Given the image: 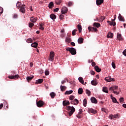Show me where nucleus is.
<instances>
[{
    "label": "nucleus",
    "instance_id": "6ab92c4d",
    "mask_svg": "<svg viewBox=\"0 0 126 126\" xmlns=\"http://www.w3.org/2000/svg\"><path fill=\"white\" fill-rule=\"evenodd\" d=\"M43 81H44V80H43V79H39L36 81L35 84H41V83H42Z\"/></svg>",
    "mask_w": 126,
    "mask_h": 126
},
{
    "label": "nucleus",
    "instance_id": "4d7b16f0",
    "mask_svg": "<svg viewBox=\"0 0 126 126\" xmlns=\"http://www.w3.org/2000/svg\"><path fill=\"white\" fill-rule=\"evenodd\" d=\"M72 5V2H68V6L70 7Z\"/></svg>",
    "mask_w": 126,
    "mask_h": 126
},
{
    "label": "nucleus",
    "instance_id": "603ef678",
    "mask_svg": "<svg viewBox=\"0 0 126 126\" xmlns=\"http://www.w3.org/2000/svg\"><path fill=\"white\" fill-rule=\"evenodd\" d=\"M113 93L114 94H116V95H119V94H120V92H117L116 91H113Z\"/></svg>",
    "mask_w": 126,
    "mask_h": 126
},
{
    "label": "nucleus",
    "instance_id": "1a4fd4ad",
    "mask_svg": "<svg viewBox=\"0 0 126 126\" xmlns=\"http://www.w3.org/2000/svg\"><path fill=\"white\" fill-rule=\"evenodd\" d=\"M105 81L107 82H111V81H115V79L111 78V77H107L105 78Z\"/></svg>",
    "mask_w": 126,
    "mask_h": 126
},
{
    "label": "nucleus",
    "instance_id": "4c0bfd02",
    "mask_svg": "<svg viewBox=\"0 0 126 126\" xmlns=\"http://www.w3.org/2000/svg\"><path fill=\"white\" fill-rule=\"evenodd\" d=\"M102 91L103 92H105V93H108V88H107V87H103V89H102Z\"/></svg>",
    "mask_w": 126,
    "mask_h": 126
},
{
    "label": "nucleus",
    "instance_id": "e2e57ef3",
    "mask_svg": "<svg viewBox=\"0 0 126 126\" xmlns=\"http://www.w3.org/2000/svg\"><path fill=\"white\" fill-rule=\"evenodd\" d=\"M123 54L124 56H125V57H126V49H125L123 52Z\"/></svg>",
    "mask_w": 126,
    "mask_h": 126
},
{
    "label": "nucleus",
    "instance_id": "6e6552de",
    "mask_svg": "<svg viewBox=\"0 0 126 126\" xmlns=\"http://www.w3.org/2000/svg\"><path fill=\"white\" fill-rule=\"evenodd\" d=\"M18 77H19V75H10L8 76L9 79H17Z\"/></svg>",
    "mask_w": 126,
    "mask_h": 126
},
{
    "label": "nucleus",
    "instance_id": "7ed1b4c3",
    "mask_svg": "<svg viewBox=\"0 0 126 126\" xmlns=\"http://www.w3.org/2000/svg\"><path fill=\"white\" fill-rule=\"evenodd\" d=\"M25 8H26V6L25 5H23V6H21L19 9V11H20V12H22V13H25V11H26V10L25 9Z\"/></svg>",
    "mask_w": 126,
    "mask_h": 126
},
{
    "label": "nucleus",
    "instance_id": "58836bf2",
    "mask_svg": "<svg viewBox=\"0 0 126 126\" xmlns=\"http://www.w3.org/2000/svg\"><path fill=\"white\" fill-rule=\"evenodd\" d=\"M27 43H33V40L32 38H28L26 40Z\"/></svg>",
    "mask_w": 126,
    "mask_h": 126
},
{
    "label": "nucleus",
    "instance_id": "9d476101",
    "mask_svg": "<svg viewBox=\"0 0 126 126\" xmlns=\"http://www.w3.org/2000/svg\"><path fill=\"white\" fill-rule=\"evenodd\" d=\"M118 116L119 115L118 114H115L114 115H113V114H111L109 116V119H110L111 120H114V119H117Z\"/></svg>",
    "mask_w": 126,
    "mask_h": 126
},
{
    "label": "nucleus",
    "instance_id": "f257e3e1",
    "mask_svg": "<svg viewBox=\"0 0 126 126\" xmlns=\"http://www.w3.org/2000/svg\"><path fill=\"white\" fill-rule=\"evenodd\" d=\"M66 109L67 111H68V115L69 117H71V116L73 115V113L75 112V108L73 106H66Z\"/></svg>",
    "mask_w": 126,
    "mask_h": 126
},
{
    "label": "nucleus",
    "instance_id": "c03bdc74",
    "mask_svg": "<svg viewBox=\"0 0 126 126\" xmlns=\"http://www.w3.org/2000/svg\"><path fill=\"white\" fill-rule=\"evenodd\" d=\"M56 3L59 5L62 3V0H58L56 1Z\"/></svg>",
    "mask_w": 126,
    "mask_h": 126
},
{
    "label": "nucleus",
    "instance_id": "bf43d9fd",
    "mask_svg": "<svg viewBox=\"0 0 126 126\" xmlns=\"http://www.w3.org/2000/svg\"><path fill=\"white\" fill-rule=\"evenodd\" d=\"M59 10H60V8H56V9H54V12H58V11H59Z\"/></svg>",
    "mask_w": 126,
    "mask_h": 126
},
{
    "label": "nucleus",
    "instance_id": "4468645a",
    "mask_svg": "<svg viewBox=\"0 0 126 126\" xmlns=\"http://www.w3.org/2000/svg\"><path fill=\"white\" fill-rule=\"evenodd\" d=\"M89 113H92V114H96L97 113V110H94L93 108L88 109Z\"/></svg>",
    "mask_w": 126,
    "mask_h": 126
},
{
    "label": "nucleus",
    "instance_id": "393cba45",
    "mask_svg": "<svg viewBox=\"0 0 126 126\" xmlns=\"http://www.w3.org/2000/svg\"><path fill=\"white\" fill-rule=\"evenodd\" d=\"M60 89L61 91H65L66 90V87L63 86V85H61L60 86Z\"/></svg>",
    "mask_w": 126,
    "mask_h": 126
},
{
    "label": "nucleus",
    "instance_id": "39448f33",
    "mask_svg": "<svg viewBox=\"0 0 126 126\" xmlns=\"http://www.w3.org/2000/svg\"><path fill=\"white\" fill-rule=\"evenodd\" d=\"M88 30L89 32H97V28L92 27H89Z\"/></svg>",
    "mask_w": 126,
    "mask_h": 126
},
{
    "label": "nucleus",
    "instance_id": "20e7f679",
    "mask_svg": "<svg viewBox=\"0 0 126 126\" xmlns=\"http://www.w3.org/2000/svg\"><path fill=\"white\" fill-rule=\"evenodd\" d=\"M36 105L38 108H41V107H43V106H44V102L42 100H39L36 102Z\"/></svg>",
    "mask_w": 126,
    "mask_h": 126
},
{
    "label": "nucleus",
    "instance_id": "ddd939ff",
    "mask_svg": "<svg viewBox=\"0 0 126 126\" xmlns=\"http://www.w3.org/2000/svg\"><path fill=\"white\" fill-rule=\"evenodd\" d=\"M91 101L92 103H94V104H97V103H98V101L97 100V99H96V98H95L94 97H91Z\"/></svg>",
    "mask_w": 126,
    "mask_h": 126
},
{
    "label": "nucleus",
    "instance_id": "a19ab883",
    "mask_svg": "<svg viewBox=\"0 0 126 126\" xmlns=\"http://www.w3.org/2000/svg\"><path fill=\"white\" fill-rule=\"evenodd\" d=\"M77 30H73L72 32V35L73 36H75V35H76V32H77Z\"/></svg>",
    "mask_w": 126,
    "mask_h": 126
},
{
    "label": "nucleus",
    "instance_id": "5fc2aeb1",
    "mask_svg": "<svg viewBox=\"0 0 126 126\" xmlns=\"http://www.w3.org/2000/svg\"><path fill=\"white\" fill-rule=\"evenodd\" d=\"M63 17H64V16H63V14L60 15L59 16V18L61 20L63 19Z\"/></svg>",
    "mask_w": 126,
    "mask_h": 126
},
{
    "label": "nucleus",
    "instance_id": "052dcab7",
    "mask_svg": "<svg viewBox=\"0 0 126 126\" xmlns=\"http://www.w3.org/2000/svg\"><path fill=\"white\" fill-rule=\"evenodd\" d=\"M44 27V24L42 23H39V27Z\"/></svg>",
    "mask_w": 126,
    "mask_h": 126
},
{
    "label": "nucleus",
    "instance_id": "a211bd4d",
    "mask_svg": "<svg viewBox=\"0 0 126 126\" xmlns=\"http://www.w3.org/2000/svg\"><path fill=\"white\" fill-rule=\"evenodd\" d=\"M118 19L120 20V21H125V18H124V17H123L121 14H119Z\"/></svg>",
    "mask_w": 126,
    "mask_h": 126
},
{
    "label": "nucleus",
    "instance_id": "e433bc0d",
    "mask_svg": "<svg viewBox=\"0 0 126 126\" xmlns=\"http://www.w3.org/2000/svg\"><path fill=\"white\" fill-rule=\"evenodd\" d=\"M51 98L52 99H54V98H55V96H56V94L54 92H52L51 93H50V94Z\"/></svg>",
    "mask_w": 126,
    "mask_h": 126
},
{
    "label": "nucleus",
    "instance_id": "c756f323",
    "mask_svg": "<svg viewBox=\"0 0 126 126\" xmlns=\"http://www.w3.org/2000/svg\"><path fill=\"white\" fill-rule=\"evenodd\" d=\"M77 28L79 31V33H81V31L82 30V27L81 26V25H77Z\"/></svg>",
    "mask_w": 126,
    "mask_h": 126
},
{
    "label": "nucleus",
    "instance_id": "b1692460",
    "mask_svg": "<svg viewBox=\"0 0 126 126\" xmlns=\"http://www.w3.org/2000/svg\"><path fill=\"white\" fill-rule=\"evenodd\" d=\"M117 38L118 40H119V41L123 40V37H122L121 34H119V33H118Z\"/></svg>",
    "mask_w": 126,
    "mask_h": 126
},
{
    "label": "nucleus",
    "instance_id": "dca6fc26",
    "mask_svg": "<svg viewBox=\"0 0 126 126\" xmlns=\"http://www.w3.org/2000/svg\"><path fill=\"white\" fill-rule=\"evenodd\" d=\"M104 2V0H96V3L97 5H101Z\"/></svg>",
    "mask_w": 126,
    "mask_h": 126
},
{
    "label": "nucleus",
    "instance_id": "f8f14e48",
    "mask_svg": "<svg viewBox=\"0 0 126 126\" xmlns=\"http://www.w3.org/2000/svg\"><path fill=\"white\" fill-rule=\"evenodd\" d=\"M118 87L117 86H112L109 88L110 91H114V90H117L118 89Z\"/></svg>",
    "mask_w": 126,
    "mask_h": 126
},
{
    "label": "nucleus",
    "instance_id": "680f3d73",
    "mask_svg": "<svg viewBox=\"0 0 126 126\" xmlns=\"http://www.w3.org/2000/svg\"><path fill=\"white\" fill-rule=\"evenodd\" d=\"M120 102L121 103V102H124V97H121L120 98Z\"/></svg>",
    "mask_w": 126,
    "mask_h": 126
},
{
    "label": "nucleus",
    "instance_id": "2eb2a0df",
    "mask_svg": "<svg viewBox=\"0 0 126 126\" xmlns=\"http://www.w3.org/2000/svg\"><path fill=\"white\" fill-rule=\"evenodd\" d=\"M70 103L68 100H64L63 102V105L64 107H65V106H67V105H70Z\"/></svg>",
    "mask_w": 126,
    "mask_h": 126
},
{
    "label": "nucleus",
    "instance_id": "a878e982",
    "mask_svg": "<svg viewBox=\"0 0 126 126\" xmlns=\"http://www.w3.org/2000/svg\"><path fill=\"white\" fill-rule=\"evenodd\" d=\"M78 80L80 83L82 84H84V80H83V78H82V77H79Z\"/></svg>",
    "mask_w": 126,
    "mask_h": 126
},
{
    "label": "nucleus",
    "instance_id": "79ce46f5",
    "mask_svg": "<svg viewBox=\"0 0 126 126\" xmlns=\"http://www.w3.org/2000/svg\"><path fill=\"white\" fill-rule=\"evenodd\" d=\"M86 93L87 94H88V96H90V95H91V92L88 90H86Z\"/></svg>",
    "mask_w": 126,
    "mask_h": 126
},
{
    "label": "nucleus",
    "instance_id": "13d9d810",
    "mask_svg": "<svg viewBox=\"0 0 126 126\" xmlns=\"http://www.w3.org/2000/svg\"><path fill=\"white\" fill-rule=\"evenodd\" d=\"M105 19V17L102 16L100 17V21H103Z\"/></svg>",
    "mask_w": 126,
    "mask_h": 126
},
{
    "label": "nucleus",
    "instance_id": "0eeeda50",
    "mask_svg": "<svg viewBox=\"0 0 126 126\" xmlns=\"http://www.w3.org/2000/svg\"><path fill=\"white\" fill-rule=\"evenodd\" d=\"M68 9H67V7H63L62 8L61 12L62 14H65L68 11Z\"/></svg>",
    "mask_w": 126,
    "mask_h": 126
},
{
    "label": "nucleus",
    "instance_id": "5701e85b",
    "mask_svg": "<svg viewBox=\"0 0 126 126\" xmlns=\"http://www.w3.org/2000/svg\"><path fill=\"white\" fill-rule=\"evenodd\" d=\"M84 40V39L82 37H79L78 39V44H83Z\"/></svg>",
    "mask_w": 126,
    "mask_h": 126
},
{
    "label": "nucleus",
    "instance_id": "338daca9",
    "mask_svg": "<svg viewBox=\"0 0 126 126\" xmlns=\"http://www.w3.org/2000/svg\"><path fill=\"white\" fill-rule=\"evenodd\" d=\"M65 82H66V81H65V80H63V81H62L61 82L62 84H64V83H65Z\"/></svg>",
    "mask_w": 126,
    "mask_h": 126
},
{
    "label": "nucleus",
    "instance_id": "72a5a7b5",
    "mask_svg": "<svg viewBox=\"0 0 126 126\" xmlns=\"http://www.w3.org/2000/svg\"><path fill=\"white\" fill-rule=\"evenodd\" d=\"M114 37V34L111 32H109L107 35V38H113Z\"/></svg>",
    "mask_w": 126,
    "mask_h": 126
},
{
    "label": "nucleus",
    "instance_id": "c85d7f7f",
    "mask_svg": "<svg viewBox=\"0 0 126 126\" xmlns=\"http://www.w3.org/2000/svg\"><path fill=\"white\" fill-rule=\"evenodd\" d=\"M94 27H97V28H99V27H101V25L99 23H94Z\"/></svg>",
    "mask_w": 126,
    "mask_h": 126
},
{
    "label": "nucleus",
    "instance_id": "6e6d98bb",
    "mask_svg": "<svg viewBox=\"0 0 126 126\" xmlns=\"http://www.w3.org/2000/svg\"><path fill=\"white\" fill-rule=\"evenodd\" d=\"M3 12V8L2 7H0V13H2Z\"/></svg>",
    "mask_w": 126,
    "mask_h": 126
},
{
    "label": "nucleus",
    "instance_id": "8fccbe9b",
    "mask_svg": "<svg viewBox=\"0 0 126 126\" xmlns=\"http://www.w3.org/2000/svg\"><path fill=\"white\" fill-rule=\"evenodd\" d=\"M74 98H75L74 95H71L69 97V100H70L71 101H72V100H73Z\"/></svg>",
    "mask_w": 126,
    "mask_h": 126
},
{
    "label": "nucleus",
    "instance_id": "774afa93",
    "mask_svg": "<svg viewBox=\"0 0 126 126\" xmlns=\"http://www.w3.org/2000/svg\"><path fill=\"white\" fill-rule=\"evenodd\" d=\"M90 72L92 75H94V74H95V72H94V71H91Z\"/></svg>",
    "mask_w": 126,
    "mask_h": 126
},
{
    "label": "nucleus",
    "instance_id": "4be33fe9",
    "mask_svg": "<svg viewBox=\"0 0 126 126\" xmlns=\"http://www.w3.org/2000/svg\"><path fill=\"white\" fill-rule=\"evenodd\" d=\"M98 83H97V80H94L91 81L92 85H94V86H96Z\"/></svg>",
    "mask_w": 126,
    "mask_h": 126
},
{
    "label": "nucleus",
    "instance_id": "2f4dec72",
    "mask_svg": "<svg viewBox=\"0 0 126 126\" xmlns=\"http://www.w3.org/2000/svg\"><path fill=\"white\" fill-rule=\"evenodd\" d=\"M48 7L49 8H52L54 7V2H50L48 4Z\"/></svg>",
    "mask_w": 126,
    "mask_h": 126
},
{
    "label": "nucleus",
    "instance_id": "0e129e2a",
    "mask_svg": "<svg viewBox=\"0 0 126 126\" xmlns=\"http://www.w3.org/2000/svg\"><path fill=\"white\" fill-rule=\"evenodd\" d=\"M82 112H83L82 109H80L79 110L78 114H80L81 115L82 114Z\"/></svg>",
    "mask_w": 126,
    "mask_h": 126
},
{
    "label": "nucleus",
    "instance_id": "3c124183",
    "mask_svg": "<svg viewBox=\"0 0 126 126\" xmlns=\"http://www.w3.org/2000/svg\"><path fill=\"white\" fill-rule=\"evenodd\" d=\"M112 66L113 68H116V64L114 63H112Z\"/></svg>",
    "mask_w": 126,
    "mask_h": 126
},
{
    "label": "nucleus",
    "instance_id": "69168bd1",
    "mask_svg": "<svg viewBox=\"0 0 126 126\" xmlns=\"http://www.w3.org/2000/svg\"><path fill=\"white\" fill-rule=\"evenodd\" d=\"M92 66H95L96 65V63L95 62H93L92 63Z\"/></svg>",
    "mask_w": 126,
    "mask_h": 126
},
{
    "label": "nucleus",
    "instance_id": "bb28decb",
    "mask_svg": "<svg viewBox=\"0 0 126 126\" xmlns=\"http://www.w3.org/2000/svg\"><path fill=\"white\" fill-rule=\"evenodd\" d=\"M33 78H34V76H28V77H27V80L28 82H29V81H31V80H32V79H33Z\"/></svg>",
    "mask_w": 126,
    "mask_h": 126
},
{
    "label": "nucleus",
    "instance_id": "49530a36",
    "mask_svg": "<svg viewBox=\"0 0 126 126\" xmlns=\"http://www.w3.org/2000/svg\"><path fill=\"white\" fill-rule=\"evenodd\" d=\"M101 111L102 112H104V113H107L108 112V110H107V109L105 108H102L101 109Z\"/></svg>",
    "mask_w": 126,
    "mask_h": 126
},
{
    "label": "nucleus",
    "instance_id": "37998d69",
    "mask_svg": "<svg viewBox=\"0 0 126 126\" xmlns=\"http://www.w3.org/2000/svg\"><path fill=\"white\" fill-rule=\"evenodd\" d=\"M33 26H34V23H29V27H30V28H32V27H33Z\"/></svg>",
    "mask_w": 126,
    "mask_h": 126
},
{
    "label": "nucleus",
    "instance_id": "f3484780",
    "mask_svg": "<svg viewBox=\"0 0 126 126\" xmlns=\"http://www.w3.org/2000/svg\"><path fill=\"white\" fill-rule=\"evenodd\" d=\"M30 20L31 22H32L33 23H35L38 20V18L37 17L34 18V17H32L30 19Z\"/></svg>",
    "mask_w": 126,
    "mask_h": 126
},
{
    "label": "nucleus",
    "instance_id": "a18cd8bd",
    "mask_svg": "<svg viewBox=\"0 0 126 126\" xmlns=\"http://www.w3.org/2000/svg\"><path fill=\"white\" fill-rule=\"evenodd\" d=\"M66 42H68V43H70L71 41V39L69 37H66L65 39Z\"/></svg>",
    "mask_w": 126,
    "mask_h": 126
},
{
    "label": "nucleus",
    "instance_id": "f03ea898",
    "mask_svg": "<svg viewBox=\"0 0 126 126\" xmlns=\"http://www.w3.org/2000/svg\"><path fill=\"white\" fill-rule=\"evenodd\" d=\"M66 51L67 52H69L71 55L74 56V55H76V49L74 48H69L68 47L66 49Z\"/></svg>",
    "mask_w": 126,
    "mask_h": 126
},
{
    "label": "nucleus",
    "instance_id": "cd10ccee",
    "mask_svg": "<svg viewBox=\"0 0 126 126\" xmlns=\"http://www.w3.org/2000/svg\"><path fill=\"white\" fill-rule=\"evenodd\" d=\"M31 46L32 47V48H37L38 47V43L34 42L31 44Z\"/></svg>",
    "mask_w": 126,
    "mask_h": 126
},
{
    "label": "nucleus",
    "instance_id": "c9c22d12",
    "mask_svg": "<svg viewBox=\"0 0 126 126\" xmlns=\"http://www.w3.org/2000/svg\"><path fill=\"white\" fill-rule=\"evenodd\" d=\"M72 92H73V90H70V91H66L65 92V95H69V94H72Z\"/></svg>",
    "mask_w": 126,
    "mask_h": 126
},
{
    "label": "nucleus",
    "instance_id": "864d4df0",
    "mask_svg": "<svg viewBox=\"0 0 126 126\" xmlns=\"http://www.w3.org/2000/svg\"><path fill=\"white\" fill-rule=\"evenodd\" d=\"M50 74V73L49 72V71L48 70H45V75H49V74Z\"/></svg>",
    "mask_w": 126,
    "mask_h": 126
},
{
    "label": "nucleus",
    "instance_id": "473e14b6",
    "mask_svg": "<svg viewBox=\"0 0 126 126\" xmlns=\"http://www.w3.org/2000/svg\"><path fill=\"white\" fill-rule=\"evenodd\" d=\"M83 105L84 107H86L87 106V99L85 98L83 101Z\"/></svg>",
    "mask_w": 126,
    "mask_h": 126
},
{
    "label": "nucleus",
    "instance_id": "7c9ffc66",
    "mask_svg": "<svg viewBox=\"0 0 126 126\" xmlns=\"http://www.w3.org/2000/svg\"><path fill=\"white\" fill-rule=\"evenodd\" d=\"M50 17L51 18V19L54 20V19H56L57 18V16L54 14H52L50 15Z\"/></svg>",
    "mask_w": 126,
    "mask_h": 126
},
{
    "label": "nucleus",
    "instance_id": "9b49d317",
    "mask_svg": "<svg viewBox=\"0 0 126 126\" xmlns=\"http://www.w3.org/2000/svg\"><path fill=\"white\" fill-rule=\"evenodd\" d=\"M78 103H79V101L76 98L70 102V104L72 105H78Z\"/></svg>",
    "mask_w": 126,
    "mask_h": 126
},
{
    "label": "nucleus",
    "instance_id": "423d86ee",
    "mask_svg": "<svg viewBox=\"0 0 126 126\" xmlns=\"http://www.w3.org/2000/svg\"><path fill=\"white\" fill-rule=\"evenodd\" d=\"M55 57V52L51 51L50 53V58L49 61H54V57Z\"/></svg>",
    "mask_w": 126,
    "mask_h": 126
},
{
    "label": "nucleus",
    "instance_id": "f704fd0d",
    "mask_svg": "<svg viewBox=\"0 0 126 126\" xmlns=\"http://www.w3.org/2000/svg\"><path fill=\"white\" fill-rule=\"evenodd\" d=\"M78 94H81L82 93H83V89L82 88H80L78 90Z\"/></svg>",
    "mask_w": 126,
    "mask_h": 126
},
{
    "label": "nucleus",
    "instance_id": "09e8293b",
    "mask_svg": "<svg viewBox=\"0 0 126 126\" xmlns=\"http://www.w3.org/2000/svg\"><path fill=\"white\" fill-rule=\"evenodd\" d=\"M76 116L77 117V118H78V119H80V118H81V117H82V115L80 114L79 113H78V114H77L76 115Z\"/></svg>",
    "mask_w": 126,
    "mask_h": 126
},
{
    "label": "nucleus",
    "instance_id": "ea45409f",
    "mask_svg": "<svg viewBox=\"0 0 126 126\" xmlns=\"http://www.w3.org/2000/svg\"><path fill=\"white\" fill-rule=\"evenodd\" d=\"M112 100V102H113V103H116L117 104H119V102H118V101H117V99L115 98V97H113Z\"/></svg>",
    "mask_w": 126,
    "mask_h": 126
},
{
    "label": "nucleus",
    "instance_id": "412c9836",
    "mask_svg": "<svg viewBox=\"0 0 126 126\" xmlns=\"http://www.w3.org/2000/svg\"><path fill=\"white\" fill-rule=\"evenodd\" d=\"M24 4H22L21 2H18L16 4L17 8L19 9L22 6H23Z\"/></svg>",
    "mask_w": 126,
    "mask_h": 126
},
{
    "label": "nucleus",
    "instance_id": "de8ad7c7",
    "mask_svg": "<svg viewBox=\"0 0 126 126\" xmlns=\"http://www.w3.org/2000/svg\"><path fill=\"white\" fill-rule=\"evenodd\" d=\"M109 24L110 25H113V26H116V22H110Z\"/></svg>",
    "mask_w": 126,
    "mask_h": 126
},
{
    "label": "nucleus",
    "instance_id": "aec40b11",
    "mask_svg": "<svg viewBox=\"0 0 126 126\" xmlns=\"http://www.w3.org/2000/svg\"><path fill=\"white\" fill-rule=\"evenodd\" d=\"M94 69H95L96 72H100L101 70H102V69L99 68V66H98V65L95 66Z\"/></svg>",
    "mask_w": 126,
    "mask_h": 126
}]
</instances>
